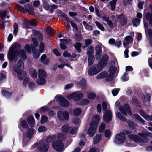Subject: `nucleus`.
<instances>
[{
    "label": "nucleus",
    "instance_id": "nucleus-1",
    "mask_svg": "<svg viewBox=\"0 0 152 152\" xmlns=\"http://www.w3.org/2000/svg\"><path fill=\"white\" fill-rule=\"evenodd\" d=\"M21 48L20 45L17 43H14L11 45L7 54V57L9 60H14L15 62L16 61L19 54L23 60L26 59L27 56L24 50L22 49L19 51Z\"/></svg>",
    "mask_w": 152,
    "mask_h": 152
},
{
    "label": "nucleus",
    "instance_id": "nucleus-2",
    "mask_svg": "<svg viewBox=\"0 0 152 152\" xmlns=\"http://www.w3.org/2000/svg\"><path fill=\"white\" fill-rule=\"evenodd\" d=\"M92 120L87 132L88 134L91 137L93 136L96 132L97 124L99 121V117L98 115H95L93 117Z\"/></svg>",
    "mask_w": 152,
    "mask_h": 152
},
{
    "label": "nucleus",
    "instance_id": "nucleus-3",
    "mask_svg": "<svg viewBox=\"0 0 152 152\" xmlns=\"http://www.w3.org/2000/svg\"><path fill=\"white\" fill-rule=\"evenodd\" d=\"M103 69L102 67L98 64L92 66L89 70L88 74L89 75L92 76L97 74Z\"/></svg>",
    "mask_w": 152,
    "mask_h": 152
},
{
    "label": "nucleus",
    "instance_id": "nucleus-4",
    "mask_svg": "<svg viewBox=\"0 0 152 152\" xmlns=\"http://www.w3.org/2000/svg\"><path fill=\"white\" fill-rule=\"evenodd\" d=\"M53 148L56 151L60 152L64 149V145L62 142L60 141L56 140L52 143Z\"/></svg>",
    "mask_w": 152,
    "mask_h": 152
},
{
    "label": "nucleus",
    "instance_id": "nucleus-5",
    "mask_svg": "<svg viewBox=\"0 0 152 152\" xmlns=\"http://www.w3.org/2000/svg\"><path fill=\"white\" fill-rule=\"evenodd\" d=\"M128 137L131 140H132L136 142H140L142 143H146L148 142L147 139H144L142 140L141 137L134 134H131L128 136Z\"/></svg>",
    "mask_w": 152,
    "mask_h": 152
},
{
    "label": "nucleus",
    "instance_id": "nucleus-6",
    "mask_svg": "<svg viewBox=\"0 0 152 152\" xmlns=\"http://www.w3.org/2000/svg\"><path fill=\"white\" fill-rule=\"evenodd\" d=\"M116 66H111L108 69L109 74L107 77L106 80L107 81H110L114 78V75L117 70Z\"/></svg>",
    "mask_w": 152,
    "mask_h": 152
},
{
    "label": "nucleus",
    "instance_id": "nucleus-7",
    "mask_svg": "<svg viewBox=\"0 0 152 152\" xmlns=\"http://www.w3.org/2000/svg\"><path fill=\"white\" fill-rule=\"evenodd\" d=\"M119 109L121 113L125 115H127V113L130 116L132 115L129 106L128 104H126L124 107H119Z\"/></svg>",
    "mask_w": 152,
    "mask_h": 152
},
{
    "label": "nucleus",
    "instance_id": "nucleus-8",
    "mask_svg": "<svg viewBox=\"0 0 152 152\" xmlns=\"http://www.w3.org/2000/svg\"><path fill=\"white\" fill-rule=\"evenodd\" d=\"M126 140V136L124 134L120 133L117 134L115 136V142L118 144H121Z\"/></svg>",
    "mask_w": 152,
    "mask_h": 152
},
{
    "label": "nucleus",
    "instance_id": "nucleus-9",
    "mask_svg": "<svg viewBox=\"0 0 152 152\" xmlns=\"http://www.w3.org/2000/svg\"><path fill=\"white\" fill-rule=\"evenodd\" d=\"M49 144L47 142L42 141L40 142L38 149L41 152H46L49 148Z\"/></svg>",
    "mask_w": 152,
    "mask_h": 152
},
{
    "label": "nucleus",
    "instance_id": "nucleus-10",
    "mask_svg": "<svg viewBox=\"0 0 152 152\" xmlns=\"http://www.w3.org/2000/svg\"><path fill=\"white\" fill-rule=\"evenodd\" d=\"M57 114L58 118L60 120H63L64 119L66 120L69 119V114L67 111H59Z\"/></svg>",
    "mask_w": 152,
    "mask_h": 152
},
{
    "label": "nucleus",
    "instance_id": "nucleus-11",
    "mask_svg": "<svg viewBox=\"0 0 152 152\" xmlns=\"http://www.w3.org/2000/svg\"><path fill=\"white\" fill-rule=\"evenodd\" d=\"M112 119V113L110 110H107L104 113L103 115V119L104 121L108 123Z\"/></svg>",
    "mask_w": 152,
    "mask_h": 152
},
{
    "label": "nucleus",
    "instance_id": "nucleus-12",
    "mask_svg": "<svg viewBox=\"0 0 152 152\" xmlns=\"http://www.w3.org/2000/svg\"><path fill=\"white\" fill-rule=\"evenodd\" d=\"M15 71L17 73L18 77L20 80H22L27 75L26 72L25 71L21 69L20 70H18V69L16 68L15 69Z\"/></svg>",
    "mask_w": 152,
    "mask_h": 152
},
{
    "label": "nucleus",
    "instance_id": "nucleus-13",
    "mask_svg": "<svg viewBox=\"0 0 152 152\" xmlns=\"http://www.w3.org/2000/svg\"><path fill=\"white\" fill-rule=\"evenodd\" d=\"M118 18L121 26H124L126 24L127 18L126 16L121 14L118 16Z\"/></svg>",
    "mask_w": 152,
    "mask_h": 152
},
{
    "label": "nucleus",
    "instance_id": "nucleus-14",
    "mask_svg": "<svg viewBox=\"0 0 152 152\" xmlns=\"http://www.w3.org/2000/svg\"><path fill=\"white\" fill-rule=\"evenodd\" d=\"M108 56L107 55H104L99 61L98 64H99L100 66H101L103 69L104 66L106 65L108 61Z\"/></svg>",
    "mask_w": 152,
    "mask_h": 152
},
{
    "label": "nucleus",
    "instance_id": "nucleus-15",
    "mask_svg": "<svg viewBox=\"0 0 152 152\" xmlns=\"http://www.w3.org/2000/svg\"><path fill=\"white\" fill-rule=\"evenodd\" d=\"M133 41V38L130 36H126L123 42L124 45L125 47L128 44L132 43Z\"/></svg>",
    "mask_w": 152,
    "mask_h": 152
},
{
    "label": "nucleus",
    "instance_id": "nucleus-16",
    "mask_svg": "<svg viewBox=\"0 0 152 152\" xmlns=\"http://www.w3.org/2000/svg\"><path fill=\"white\" fill-rule=\"evenodd\" d=\"M24 67V64L23 62L21 60H19L17 65L15 66L14 67V71H15V68L18 69V70H20V69L23 70Z\"/></svg>",
    "mask_w": 152,
    "mask_h": 152
},
{
    "label": "nucleus",
    "instance_id": "nucleus-17",
    "mask_svg": "<svg viewBox=\"0 0 152 152\" xmlns=\"http://www.w3.org/2000/svg\"><path fill=\"white\" fill-rule=\"evenodd\" d=\"M95 49L96 51V58L98 59L100 56L102 52V48L99 45H98L96 46Z\"/></svg>",
    "mask_w": 152,
    "mask_h": 152
},
{
    "label": "nucleus",
    "instance_id": "nucleus-18",
    "mask_svg": "<svg viewBox=\"0 0 152 152\" xmlns=\"http://www.w3.org/2000/svg\"><path fill=\"white\" fill-rule=\"evenodd\" d=\"M74 96V100L75 101H77L81 99L83 96V94L80 92L75 93H73Z\"/></svg>",
    "mask_w": 152,
    "mask_h": 152
},
{
    "label": "nucleus",
    "instance_id": "nucleus-19",
    "mask_svg": "<svg viewBox=\"0 0 152 152\" xmlns=\"http://www.w3.org/2000/svg\"><path fill=\"white\" fill-rule=\"evenodd\" d=\"M141 115L146 120L149 121H152V116H148L142 110H140L139 111Z\"/></svg>",
    "mask_w": 152,
    "mask_h": 152
},
{
    "label": "nucleus",
    "instance_id": "nucleus-20",
    "mask_svg": "<svg viewBox=\"0 0 152 152\" xmlns=\"http://www.w3.org/2000/svg\"><path fill=\"white\" fill-rule=\"evenodd\" d=\"M41 62L44 64H46L49 62V59L47 57L45 54L43 55L41 57Z\"/></svg>",
    "mask_w": 152,
    "mask_h": 152
},
{
    "label": "nucleus",
    "instance_id": "nucleus-21",
    "mask_svg": "<svg viewBox=\"0 0 152 152\" xmlns=\"http://www.w3.org/2000/svg\"><path fill=\"white\" fill-rule=\"evenodd\" d=\"M145 19L149 21L150 25H152V13L150 12L147 13L145 15Z\"/></svg>",
    "mask_w": 152,
    "mask_h": 152
},
{
    "label": "nucleus",
    "instance_id": "nucleus-22",
    "mask_svg": "<svg viewBox=\"0 0 152 152\" xmlns=\"http://www.w3.org/2000/svg\"><path fill=\"white\" fill-rule=\"evenodd\" d=\"M66 135L61 133L58 134L57 136L58 141L62 142V141H64L66 139Z\"/></svg>",
    "mask_w": 152,
    "mask_h": 152
},
{
    "label": "nucleus",
    "instance_id": "nucleus-23",
    "mask_svg": "<svg viewBox=\"0 0 152 152\" xmlns=\"http://www.w3.org/2000/svg\"><path fill=\"white\" fill-rule=\"evenodd\" d=\"M46 73L44 70L42 69L39 70L38 72L39 78H43L45 79V77L46 76Z\"/></svg>",
    "mask_w": 152,
    "mask_h": 152
},
{
    "label": "nucleus",
    "instance_id": "nucleus-24",
    "mask_svg": "<svg viewBox=\"0 0 152 152\" xmlns=\"http://www.w3.org/2000/svg\"><path fill=\"white\" fill-rule=\"evenodd\" d=\"M128 123L129 127H130L132 130L134 129V131H136V129L135 128V127L137 126V124L130 120H129L128 121Z\"/></svg>",
    "mask_w": 152,
    "mask_h": 152
},
{
    "label": "nucleus",
    "instance_id": "nucleus-25",
    "mask_svg": "<svg viewBox=\"0 0 152 152\" xmlns=\"http://www.w3.org/2000/svg\"><path fill=\"white\" fill-rule=\"evenodd\" d=\"M94 51L93 47L92 46L90 45L87 48L86 52L87 54L89 56H93Z\"/></svg>",
    "mask_w": 152,
    "mask_h": 152
},
{
    "label": "nucleus",
    "instance_id": "nucleus-26",
    "mask_svg": "<svg viewBox=\"0 0 152 152\" xmlns=\"http://www.w3.org/2000/svg\"><path fill=\"white\" fill-rule=\"evenodd\" d=\"M60 105L62 107H68L69 105V102L63 98L61 99L60 102Z\"/></svg>",
    "mask_w": 152,
    "mask_h": 152
},
{
    "label": "nucleus",
    "instance_id": "nucleus-27",
    "mask_svg": "<svg viewBox=\"0 0 152 152\" xmlns=\"http://www.w3.org/2000/svg\"><path fill=\"white\" fill-rule=\"evenodd\" d=\"M34 119L32 116L29 117L27 119V121L28 124L31 127H33L35 124Z\"/></svg>",
    "mask_w": 152,
    "mask_h": 152
},
{
    "label": "nucleus",
    "instance_id": "nucleus-28",
    "mask_svg": "<svg viewBox=\"0 0 152 152\" xmlns=\"http://www.w3.org/2000/svg\"><path fill=\"white\" fill-rule=\"evenodd\" d=\"M82 23L86 30L89 31H91L93 30V27L91 25L88 24L86 22L83 21Z\"/></svg>",
    "mask_w": 152,
    "mask_h": 152
},
{
    "label": "nucleus",
    "instance_id": "nucleus-29",
    "mask_svg": "<svg viewBox=\"0 0 152 152\" xmlns=\"http://www.w3.org/2000/svg\"><path fill=\"white\" fill-rule=\"evenodd\" d=\"M82 112V110L80 108H77L74 109L73 110V114L75 116H77L80 115Z\"/></svg>",
    "mask_w": 152,
    "mask_h": 152
},
{
    "label": "nucleus",
    "instance_id": "nucleus-30",
    "mask_svg": "<svg viewBox=\"0 0 152 152\" xmlns=\"http://www.w3.org/2000/svg\"><path fill=\"white\" fill-rule=\"evenodd\" d=\"M107 73V72H103L98 74L97 76V78L98 79H100L104 78L107 76H108Z\"/></svg>",
    "mask_w": 152,
    "mask_h": 152
},
{
    "label": "nucleus",
    "instance_id": "nucleus-31",
    "mask_svg": "<svg viewBox=\"0 0 152 152\" xmlns=\"http://www.w3.org/2000/svg\"><path fill=\"white\" fill-rule=\"evenodd\" d=\"M140 22V19L136 18H134L133 19L132 23L134 26H137L139 25Z\"/></svg>",
    "mask_w": 152,
    "mask_h": 152
},
{
    "label": "nucleus",
    "instance_id": "nucleus-32",
    "mask_svg": "<svg viewBox=\"0 0 152 152\" xmlns=\"http://www.w3.org/2000/svg\"><path fill=\"white\" fill-rule=\"evenodd\" d=\"M45 30L47 33L51 35H53L54 33L53 29L50 26L45 28Z\"/></svg>",
    "mask_w": 152,
    "mask_h": 152
},
{
    "label": "nucleus",
    "instance_id": "nucleus-33",
    "mask_svg": "<svg viewBox=\"0 0 152 152\" xmlns=\"http://www.w3.org/2000/svg\"><path fill=\"white\" fill-rule=\"evenodd\" d=\"M56 139V136L55 135H53L51 136L48 137L46 141H44L45 142H47L48 144L49 143H51L53 142Z\"/></svg>",
    "mask_w": 152,
    "mask_h": 152
},
{
    "label": "nucleus",
    "instance_id": "nucleus-34",
    "mask_svg": "<svg viewBox=\"0 0 152 152\" xmlns=\"http://www.w3.org/2000/svg\"><path fill=\"white\" fill-rule=\"evenodd\" d=\"M101 135L100 134H98L96 135L94 138L93 142L95 144H97L101 140Z\"/></svg>",
    "mask_w": 152,
    "mask_h": 152
},
{
    "label": "nucleus",
    "instance_id": "nucleus-35",
    "mask_svg": "<svg viewBox=\"0 0 152 152\" xmlns=\"http://www.w3.org/2000/svg\"><path fill=\"white\" fill-rule=\"evenodd\" d=\"M70 127L68 124L63 125L61 128L62 131L64 133H67L70 129Z\"/></svg>",
    "mask_w": 152,
    "mask_h": 152
},
{
    "label": "nucleus",
    "instance_id": "nucleus-36",
    "mask_svg": "<svg viewBox=\"0 0 152 152\" xmlns=\"http://www.w3.org/2000/svg\"><path fill=\"white\" fill-rule=\"evenodd\" d=\"M117 1V0H113L110 2L111 10L112 11H114L115 10Z\"/></svg>",
    "mask_w": 152,
    "mask_h": 152
},
{
    "label": "nucleus",
    "instance_id": "nucleus-37",
    "mask_svg": "<svg viewBox=\"0 0 152 152\" xmlns=\"http://www.w3.org/2000/svg\"><path fill=\"white\" fill-rule=\"evenodd\" d=\"M77 85L79 87H81L82 88H84L86 85V80L84 79L81 80L80 82L78 83Z\"/></svg>",
    "mask_w": 152,
    "mask_h": 152
},
{
    "label": "nucleus",
    "instance_id": "nucleus-38",
    "mask_svg": "<svg viewBox=\"0 0 152 152\" xmlns=\"http://www.w3.org/2000/svg\"><path fill=\"white\" fill-rule=\"evenodd\" d=\"M30 74L32 77L36 78L37 77V75L36 70L34 69H30Z\"/></svg>",
    "mask_w": 152,
    "mask_h": 152
},
{
    "label": "nucleus",
    "instance_id": "nucleus-39",
    "mask_svg": "<svg viewBox=\"0 0 152 152\" xmlns=\"http://www.w3.org/2000/svg\"><path fill=\"white\" fill-rule=\"evenodd\" d=\"M74 46L76 48L77 51L78 52H80L81 51L80 48L81 47V44L80 42L76 43Z\"/></svg>",
    "mask_w": 152,
    "mask_h": 152
},
{
    "label": "nucleus",
    "instance_id": "nucleus-40",
    "mask_svg": "<svg viewBox=\"0 0 152 152\" xmlns=\"http://www.w3.org/2000/svg\"><path fill=\"white\" fill-rule=\"evenodd\" d=\"M94 61V57L93 56H89L88 59V64L89 65H92Z\"/></svg>",
    "mask_w": 152,
    "mask_h": 152
},
{
    "label": "nucleus",
    "instance_id": "nucleus-41",
    "mask_svg": "<svg viewBox=\"0 0 152 152\" xmlns=\"http://www.w3.org/2000/svg\"><path fill=\"white\" fill-rule=\"evenodd\" d=\"M116 117L118 118L120 120L123 121L124 122L126 121V118L122 116L121 114L119 113L118 112L116 115Z\"/></svg>",
    "mask_w": 152,
    "mask_h": 152
},
{
    "label": "nucleus",
    "instance_id": "nucleus-42",
    "mask_svg": "<svg viewBox=\"0 0 152 152\" xmlns=\"http://www.w3.org/2000/svg\"><path fill=\"white\" fill-rule=\"evenodd\" d=\"M33 129H28L27 133L26 136L28 138H31L33 134Z\"/></svg>",
    "mask_w": 152,
    "mask_h": 152
},
{
    "label": "nucleus",
    "instance_id": "nucleus-43",
    "mask_svg": "<svg viewBox=\"0 0 152 152\" xmlns=\"http://www.w3.org/2000/svg\"><path fill=\"white\" fill-rule=\"evenodd\" d=\"M134 117L140 123H141L143 124H145V121L142 118L138 115L137 114H135L134 115Z\"/></svg>",
    "mask_w": 152,
    "mask_h": 152
},
{
    "label": "nucleus",
    "instance_id": "nucleus-44",
    "mask_svg": "<svg viewBox=\"0 0 152 152\" xmlns=\"http://www.w3.org/2000/svg\"><path fill=\"white\" fill-rule=\"evenodd\" d=\"M95 24L97 27L102 31H104V28L103 26L97 21L95 22Z\"/></svg>",
    "mask_w": 152,
    "mask_h": 152
},
{
    "label": "nucleus",
    "instance_id": "nucleus-45",
    "mask_svg": "<svg viewBox=\"0 0 152 152\" xmlns=\"http://www.w3.org/2000/svg\"><path fill=\"white\" fill-rule=\"evenodd\" d=\"M138 135L141 136V138L142 140H143L144 139H147L148 140V142L149 140L148 138H147V132L146 133H140L138 134Z\"/></svg>",
    "mask_w": 152,
    "mask_h": 152
},
{
    "label": "nucleus",
    "instance_id": "nucleus-46",
    "mask_svg": "<svg viewBox=\"0 0 152 152\" xmlns=\"http://www.w3.org/2000/svg\"><path fill=\"white\" fill-rule=\"evenodd\" d=\"M37 83L40 85H43L45 83V78H39L37 80Z\"/></svg>",
    "mask_w": 152,
    "mask_h": 152
},
{
    "label": "nucleus",
    "instance_id": "nucleus-47",
    "mask_svg": "<svg viewBox=\"0 0 152 152\" xmlns=\"http://www.w3.org/2000/svg\"><path fill=\"white\" fill-rule=\"evenodd\" d=\"M60 41L61 42L66 45L72 43V40L70 39H60Z\"/></svg>",
    "mask_w": 152,
    "mask_h": 152
},
{
    "label": "nucleus",
    "instance_id": "nucleus-48",
    "mask_svg": "<svg viewBox=\"0 0 152 152\" xmlns=\"http://www.w3.org/2000/svg\"><path fill=\"white\" fill-rule=\"evenodd\" d=\"M92 41L91 39H87L85 40V45L84 47L83 48L87 47L88 45H90L92 42Z\"/></svg>",
    "mask_w": 152,
    "mask_h": 152
},
{
    "label": "nucleus",
    "instance_id": "nucleus-49",
    "mask_svg": "<svg viewBox=\"0 0 152 152\" xmlns=\"http://www.w3.org/2000/svg\"><path fill=\"white\" fill-rule=\"evenodd\" d=\"M7 14V12L5 10L0 11V17L4 19Z\"/></svg>",
    "mask_w": 152,
    "mask_h": 152
},
{
    "label": "nucleus",
    "instance_id": "nucleus-50",
    "mask_svg": "<svg viewBox=\"0 0 152 152\" xmlns=\"http://www.w3.org/2000/svg\"><path fill=\"white\" fill-rule=\"evenodd\" d=\"M105 127V124L104 123H102L100 125L99 128V132L100 133L103 132Z\"/></svg>",
    "mask_w": 152,
    "mask_h": 152
},
{
    "label": "nucleus",
    "instance_id": "nucleus-51",
    "mask_svg": "<svg viewBox=\"0 0 152 152\" xmlns=\"http://www.w3.org/2000/svg\"><path fill=\"white\" fill-rule=\"evenodd\" d=\"M96 95L94 93H90L88 94V97L90 99H93L95 98Z\"/></svg>",
    "mask_w": 152,
    "mask_h": 152
},
{
    "label": "nucleus",
    "instance_id": "nucleus-52",
    "mask_svg": "<svg viewBox=\"0 0 152 152\" xmlns=\"http://www.w3.org/2000/svg\"><path fill=\"white\" fill-rule=\"evenodd\" d=\"M82 37L81 34H76L75 35V39L77 41H80L82 39Z\"/></svg>",
    "mask_w": 152,
    "mask_h": 152
},
{
    "label": "nucleus",
    "instance_id": "nucleus-53",
    "mask_svg": "<svg viewBox=\"0 0 152 152\" xmlns=\"http://www.w3.org/2000/svg\"><path fill=\"white\" fill-rule=\"evenodd\" d=\"M13 28L14 29L13 34H15V36H16L17 34L18 29V27L17 23H14Z\"/></svg>",
    "mask_w": 152,
    "mask_h": 152
},
{
    "label": "nucleus",
    "instance_id": "nucleus-54",
    "mask_svg": "<svg viewBox=\"0 0 152 152\" xmlns=\"http://www.w3.org/2000/svg\"><path fill=\"white\" fill-rule=\"evenodd\" d=\"M43 7L46 10H49L50 8V6L49 4L46 2H44Z\"/></svg>",
    "mask_w": 152,
    "mask_h": 152
},
{
    "label": "nucleus",
    "instance_id": "nucleus-55",
    "mask_svg": "<svg viewBox=\"0 0 152 152\" xmlns=\"http://www.w3.org/2000/svg\"><path fill=\"white\" fill-rule=\"evenodd\" d=\"M46 128L43 126H40L38 129V132H44L46 131Z\"/></svg>",
    "mask_w": 152,
    "mask_h": 152
},
{
    "label": "nucleus",
    "instance_id": "nucleus-56",
    "mask_svg": "<svg viewBox=\"0 0 152 152\" xmlns=\"http://www.w3.org/2000/svg\"><path fill=\"white\" fill-rule=\"evenodd\" d=\"M21 124L23 128H27L28 127V124L25 121H22L21 122Z\"/></svg>",
    "mask_w": 152,
    "mask_h": 152
},
{
    "label": "nucleus",
    "instance_id": "nucleus-57",
    "mask_svg": "<svg viewBox=\"0 0 152 152\" xmlns=\"http://www.w3.org/2000/svg\"><path fill=\"white\" fill-rule=\"evenodd\" d=\"M48 118L46 116L43 115L41 118V121L42 123H44L47 122L48 121Z\"/></svg>",
    "mask_w": 152,
    "mask_h": 152
},
{
    "label": "nucleus",
    "instance_id": "nucleus-58",
    "mask_svg": "<svg viewBox=\"0 0 152 152\" xmlns=\"http://www.w3.org/2000/svg\"><path fill=\"white\" fill-rule=\"evenodd\" d=\"M50 12L52 13L54 11V10L58 8V6L56 5H52L50 6Z\"/></svg>",
    "mask_w": 152,
    "mask_h": 152
},
{
    "label": "nucleus",
    "instance_id": "nucleus-59",
    "mask_svg": "<svg viewBox=\"0 0 152 152\" xmlns=\"http://www.w3.org/2000/svg\"><path fill=\"white\" fill-rule=\"evenodd\" d=\"M24 48L27 52L28 53H31V50L29 45L26 44Z\"/></svg>",
    "mask_w": 152,
    "mask_h": 152
},
{
    "label": "nucleus",
    "instance_id": "nucleus-60",
    "mask_svg": "<svg viewBox=\"0 0 152 152\" xmlns=\"http://www.w3.org/2000/svg\"><path fill=\"white\" fill-rule=\"evenodd\" d=\"M73 123L74 124H77L80 123V121L79 118H74L73 120Z\"/></svg>",
    "mask_w": 152,
    "mask_h": 152
},
{
    "label": "nucleus",
    "instance_id": "nucleus-61",
    "mask_svg": "<svg viewBox=\"0 0 152 152\" xmlns=\"http://www.w3.org/2000/svg\"><path fill=\"white\" fill-rule=\"evenodd\" d=\"M120 89H113L112 91V94L113 95L115 96H116L118 93Z\"/></svg>",
    "mask_w": 152,
    "mask_h": 152
},
{
    "label": "nucleus",
    "instance_id": "nucleus-62",
    "mask_svg": "<svg viewBox=\"0 0 152 152\" xmlns=\"http://www.w3.org/2000/svg\"><path fill=\"white\" fill-rule=\"evenodd\" d=\"M29 81V79L27 77H26L25 79L24 80L23 83V85L24 86H26L28 84V82Z\"/></svg>",
    "mask_w": 152,
    "mask_h": 152
},
{
    "label": "nucleus",
    "instance_id": "nucleus-63",
    "mask_svg": "<svg viewBox=\"0 0 152 152\" xmlns=\"http://www.w3.org/2000/svg\"><path fill=\"white\" fill-rule=\"evenodd\" d=\"M77 128L76 127H74L70 130V133L72 134H74L77 132Z\"/></svg>",
    "mask_w": 152,
    "mask_h": 152
},
{
    "label": "nucleus",
    "instance_id": "nucleus-64",
    "mask_svg": "<svg viewBox=\"0 0 152 152\" xmlns=\"http://www.w3.org/2000/svg\"><path fill=\"white\" fill-rule=\"evenodd\" d=\"M89 101L88 99H83L80 102L81 104L82 105H86L88 104Z\"/></svg>",
    "mask_w": 152,
    "mask_h": 152
}]
</instances>
